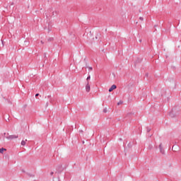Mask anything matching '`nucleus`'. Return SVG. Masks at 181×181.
Returning <instances> with one entry per match:
<instances>
[{
  "label": "nucleus",
  "instance_id": "a211bd4d",
  "mask_svg": "<svg viewBox=\"0 0 181 181\" xmlns=\"http://www.w3.org/2000/svg\"><path fill=\"white\" fill-rule=\"evenodd\" d=\"M54 173L51 172V173H50V175L52 176V175H54Z\"/></svg>",
  "mask_w": 181,
  "mask_h": 181
},
{
  "label": "nucleus",
  "instance_id": "4be33fe9",
  "mask_svg": "<svg viewBox=\"0 0 181 181\" xmlns=\"http://www.w3.org/2000/svg\"><path fill=\"white\" fill-rule=\"evenodd\" d=\"M30 176H35V175H30Z\"/></svg>",
  "mask_w": 181,
  "mask_h": 181
},
{
  "label": "nucleus",
  "instance_id": "4468645a",
  "mask_svg": "<svg viewBox=\"0 0 181 181\" xmlns=\"http://www.w3.org/2000/svg\"><path fill=\"white\" fill-rule=\"evenodd\" d=\"M140 21H144V17H139Z\"/></svg>",
  "mask_w": 181,
  "mask_h": 181
},
{
  "label": "nucleus",
  "instance_id": "7ed1b4c3",
  "mask_svg": "<svg viewBox=\"0 0 181 181\" xmlns=\"http://www.w3.org/2000/svg\"><path fill=\"white\" fill-rule=\"evenodd\" d=\"M175 111H176V109L173 108L172 112H170L169 116L171 118H175V114H173V112H175Z\"/></svg>",
  "mask_w": 181,
  "mask_h": 181
},
{
  "label": "nucleus",
  "instance_id": "1a4fd4ad",
  "mask_svg": "<svg viewBox=\"0 0 181 181\" xmlns=\"http://www.w3.org/2000/svg\"><path fill=\"white\" fill-rule=\"evenodd\" d=\"M48 42H53V37H50L48 39Z\"/></svg>",
  "mask_w": 181,
  "mask_h": 181
},
{
  "label": "nucleus",
  "instance_id": "9b49d317",
  "mask_svg": "<svg viewBox=\"0 0 181 181\" xmlns=\"http://www.w3.org/2000/svg\"><path fill=\"white\" fill-rule=\"evenodd\" d=\"M88 69L89 71H91L93 70V67H91V66L88 67Z\"/></svg>",
  "mask_w": 181,
  "mask_h": 181
},
{
  "label": "nucleus",
  "instance_id": "aec40b11",
  "mask_svg": "<svg viewBox=\"0 0 181 181\" xmlns=\"http://www.w3.org/2000/svg\"><path fill=\"white\" fill-rule=\"evenodd\" d=\"M41 43H42V45H43V43H44L43 41H41Z\"/></svg>",
  "mask_w": 181,
  "mask_h": 181
},
{
  "label": "nucleus",
  "instance_id": "0eeeda50",
  "mask_svg": "<svg viewBox=\"0 0 181 181\" xmlns=\"http://www.w3.org/2000/svg\"><path fill=\"white\" fill-rule=\"evenodd\" d=\"M4 151H6V148H0V153H4Z\"/></svg>",
  "mask_w": 181,
  "mask_h": 181
},
{
  "label": "nucleus",
  "instance_id": "6ab92c4d",
  "mask_svg": "<svg viewBox=\"0 0 181 181\" xmlns=\"http://www.w3.org/2000/svg\"><path fill=\"white\" fill-rule=\"evenodd\" d=\"M140 43L142 42V40H139Z\"/></svg>",
  "mask_w": 181,
  "mask_h": 181
},
{
  "label": "nucleus",
  "instance_id": "f257e3e1",
  "mask_svg": "<svg viewBox=\"0 0 181 181\" xmlns=\"http://www.w3.org/2000/svg\"><path fill=\"white\" fill-rule=\"evenodd\" d=\"M18 138H19L18 135H10L6 137V139H16Z\"/></svg>",
  "mask_w": 181,
  "mask_h": 181
},
{
  "label": "nucleus",
  "instance_id": "20e7f679",
  "mask_svg": "<svg viewBox=\"0 0 181 181\" xmlns=\"http://www.w3.org/2000/svg\"><path fill=\"white\" fill-rule=\"evenodd\" d=\"M90 83L88 81L86 86V91H87V93H90Z\"/></svg>",
  "mask_w": 181,
  "mask_h": 181
},
{
  "label": "nucleus",
  "instance_id": "39448f33",
  "mask_svg": "<svg viewBox=\"0 0 181 181\" xmlns=\"http://www.w3.org/2000/svg\"><path fill=\"white\" fill-rule=\"evenodd\" d=\"M115 88H117V86H116V85H112V86L109 88V93H111V91H112L113 90H115Z\"/></svg>",
  "mask_w": 181,
  "mask_h": 181
},
{
  "label": "nucleus",
  "instance_id": "f03ea898",
  "mask_svg": "<svg viewBox=\"0 0 181 181\" xmlns=\"http://www.w3.org/2000/svg\"><path fill=\"white\" fill-rule=\"evenodd\" d=\"M159 149L160 153H162V155H165V149H163V146L162 145V143H160L159 145Z\"/></svg>",
  "mask_w": 181,
  "mask_h": 181
},
{
  "label": "nucleus",
  "instance_id": "dca6fc26",
  "mask_svg": "<svg viewBox=\"0 0 181 181\" xmlns=\"http://www.w3.org/2000/svg\"><path fill=\"white\" fill-rule=\"evenodd\" d=\"M121 104H122V102H119L118 103H117V105H121Z\"/></svg>",
  "mask_w": 181,
  "mask_h": 181
},
{
  "label": "nucleus",
  "instance_id": "9d476101",
  "mask_svg": "<svg viewBox=\"0 0 181 181\" xmlns=\"http://www.w3.org/2000/svg\"><path fill=\"white\" fill-rule=\"evenodd\" d=\"M146 131H147V132H151V128L146 127Z\"/></svg>",
  "mask_w": 181,
  "mask_h": 181
},
{
  "label": "nucleus",
  "instance_id": "f3484780",
  "mask_svg": "<svg viewBox=\"0 0 181 181\" xmlns=\"http://www.w3.org/2000/svg\"><path fill=\"white\" fill-rule=\"evenodd\" d=\"M35 97H39V93H36Z\"/></svg>",
  "mask_w": 181,
  "mask_h": 181
},
{
  "label": "nucleus",
  "instance_id": "2eb2a0df",
  "mask_svg": "<svg viewBox=\"0 0 181 181\" xmlns=\"http://www.w3.org/2000/svg\"><path fill=\"white\" fill-rule=\"evenodd\" d=\"M90 78H91V76L89 75V76L87 77L86 80H90Z\"/></svg>",
  "mask_w": 181,
  "mask_h": 181
},
{
  "label": "nucleus",
  "instance_id": "6e6552de",
  "mask_svg": "<svg viewBox=\"0 0 181 181\" xmlns=\"http://www.w3.org/2000/svg\"><path fill=\"white\" fill-rule=\"evenodd\" d=\"M152 148H153V146H152V144H150L148 147V149H152Z\"/></svg>",
  "mask_w": 181,
  "mask_h": 181
},
{
  "label": "nucleus",
  "instance_id": "412c9836",
  "mask_svg": "<svg viewBox=\"0 0 181 181\" xmlns=\"http://www.w3.org/2000/svg\"><path fill=\"white\" fill-rule=\"evenodd\" d=\"M175 148V146H173V148Z\"/></svg>",
  "mask_w": 181,
  "mask_h": 181
},
{
  "label": "nucleus",
  "instance_id": "f8f14e48",
  "mask_svg": "<svg viewBox=\"0 0 181 181\" xmlns=\"http://www.w3.org/2000/svg\"><path fill=\"white\" fill-rule=\"evenodd\" d=\"M107 111V107H105V108L103 109V112L106 113Z\"/></svg>",
  "mask_w": 181,
  "mask_h": 181
},
{
  "label": "nucleus",
  "instance_id": "423d86ee",
  "mask_svg": "<svg viewBox=\"0 0 181 181\" xmlns=\"http://www.w3.org/2000/svg\"><path fill=\"white\" fill-rule=\"evenodd\" d=\"M26 141H28V139H25V140H23V141H21V145H22V146H25V145H26Z\"/></svg>",
  "mask_w": 181,
  "mask_h": 181
},
{
  "label": "nucleus",
  "instance_id": "ddd939ff",
  "mask_svg": "<svg viewBox=\"0 0 181 181\" xmlns=\"http://www.w3.org/2000/svg\"><path fill=\"white\" fill-rule=\"evenodd\" d=\"M6 118H7V119H6V122H8V121H9V117L6 116Z\"/></svg>",
  "mask_w": 181,
  "mask_h": 181
}]
</instances>
